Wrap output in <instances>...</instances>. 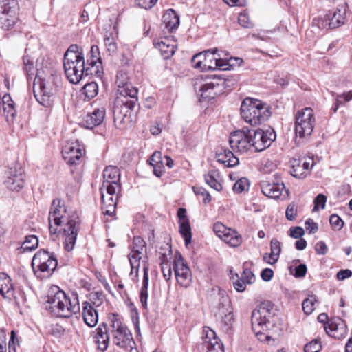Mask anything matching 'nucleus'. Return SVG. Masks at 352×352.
<instances>
[{"instance_id": "1", "label": "nucleus", "mask_w": 352, "mask_h": 352, "mask_svg": "<svg viewBox=\"0 0 352 352\" xmlns=\"http://www.w3.org/2000/svg\"><path fill=\"white\" fill-rule=\"evenodd\" d=\"M51 234L61 232L65 239V248L69 252L74 248L80 227V219L75 212L67 216V208L60 199L52 201L48 217Z\"/></svg>"}, {"instance_id": "2", "label": "nucleus", "mask_w": 352, "mask_h": 352, "mask_svg": "<svg viewBox=\"0 0 352 352\" xmlns=\"http://www.w3.org/2000/svg\"><path fill=\"white\" fill-rule=\"evenodd\" d=\"M60 76L53 69H38L33 83V92L37 102L45 107H51L57 91Z\"/></svg>"}, {"instance_id": "3", "label": "nucleus", "mask_w": 352, "mask_h": 352, "mask_svg": "<svg viewBox=\"0 0 352 352\" xmlns=\"http://www.w3.org/2000/svg\"><path fill=\"white\" fill-rule=\"evenodd\" d=\"M47 302L49 304L47 309L56 317L69 318L80 311L78 294L72 293V296L68 297L56 286L49 290Z\"/></svg>"}, {"instance_id": "4", "label": "nucleus", "mask_w": 352, "mask_h": 352, "mask_svg": "<svg viewBox=\"0 0 352 352\" xmlns=\"http://www.w3.org/2000/svg\"><path fill=\"white\" fill-rule=\"evenodd\" d=\"M118 94L124 98L120 107V113L123 114L121 122H125L129 119L131 113L135 109L138 104V89L131 83L128 82V77L125 73L119 72L116 76Z\"/></svg>"}, {"instance_id": "5", "label": "nucleus", "mask_w": 352, "mask_h": 352, "mask_svg": "<svg viewBox=\"0 0 352 352\" xmlns=\"http://www.w3.org/2000/svg\"><path fill=\"white\" fill-rule=\"evenodd\" d=\"M242 118L252 126H257L267 120L271 115L269 106L261 100L246 98L241 105Z\"/></svg>"}, {"instance_id": "6", "label": "nucleus", "mask_w": 352, "mask_h": 352, "mask_svg": "<svg viewBox=\"0 0 352 352\" xmlns=\"http://www.w3.org/2000/svg\"><path fill=\"white\" fill-rule=\"evenodd\" d=\"M273 304L270 301L260 303L252 314V330L255 334H260L262 331H267L271 325ZM263 334H261L262 336Z\"/></svg>"}, {"instance_id": "7", "label": "nucleus", "mask_w": 352, "mask_h": 352, "mask_svg": "<svg viewBox=\"0 0 352 352\" xmlns=\"http://www.w3.org/2000/svg\"><path fill=\"white\" fill-rule=\"evenodd\" d=\"M236 82V78L230 80L216 75L208 77L206 78V82L201 85L199 87L201 98L203 100L213 99L221 94L223 88L234 85Z\"/></svg>"}, {"instance_id": "8", "label": "nucleus", "mask_w": 352, "mask_h": 352, "mask_svg": "<svg viewBox=\"0 0 352 352\" xmlns=\"http://www.w3.org/2000/svg\"><path fill=\"white\" fill-rule=\"evenodd\" d=\"M295 133L300 139L309 138L314 130L316 118L312 109L306 107L298 111L295 116Z\"/></svg>"}, {"instance_id": "9", "label": "nucleus", "mask_w": 352, "mask_h": 352, "mask_svg": "<svg viewBox=\"0 0 352 352\" xmlns=\"http://www.w3.org/2000/svg\"><path fill=\"white\" fill-rule=\"evenodd\" d=\"M113 342L122 349L132 348L135 344L132 334L126 325L122 323L118 314H113L111 318Z\"/></svg>"}, {"instance_id": "10", "label": "nucleus", "mask_w": 352, "mask_h": 352, "mask_svg": "<svg viewBox=\"0 0 352 352\" xmlns=\"http://www.w3.org/2000/svg\"><path fill=\"white\" fill-rule=\"evenodd\" d=\"M348 5L343 3L338 5L335 10H329L323 19H314L313 20V26L316 24L320 28H329L331 29L338 28L343 25L346 19V11Z\"/></svg>"}, {"instance_id": "11", "label": "nucleus", "mask_w": 352, "mask_h": 352, "mask_svg": "<svg viewBox=\"0 0 352 352\" xmlns=\"http://www.w3.org/2000/svg\"><path fill=\"white\" fill-rule=\"evenodd\" d=\"M248 133L252 136V146L255 152H261L269 148L276 138V134L272 128H268L266 130L250 129Z\"/></svg>"}, {"instance_id": "12", "label": "nucleus", "mask_w": 352, "mask_h": 352, "mask_svg": "<svg viewBox=\"0 0 352 352\" xmlns=\"http://www.w3.org/2000/svg\"><path fill=\"white\" fill-rule=\"evenodd\" d=\"M63 67L67 78L73 84L79 82L83 76L93 74L89 67H85V60H63Z\"/></svg>"}, {"instance_id": "13", "label": "nucleus", "mask_w": 352, "mask_h": 352, "mask_svg": "<svg viewBox=\"0 0 352 352\" xmlns=\"http://www.w3.org/2000/svg\"><path fill=\"white\" fill-rule=\"evenodd\" d=\"M120 186H103L100 188L101 199L102 202V209L104 214L112 216L116 211V207L118 200V192L120 191Z\"/></svg>"}, {"instance_id": "14", "label": "nucleus", "mask_w": 352, "mask_h": 352, "mask_svg": "<svg viewBox=\"0 0 352 352\" xmlns=\"http://www.w3.org/2000/svg\"><path fill=\"white\" fill-rule=\"evenodd\" d=\"M25 182V176L19 165L9 166L5 172L3 184L12 191L19 192L23 188Z\"/></svg>"}, {"instance_id": "15", "label": "nucleus", "mask_w": 352, "mask_h": 352, "mask_svg": "<svg viewBox=\"0 0 352 352\" xmlns=\"http://www.w3.org/2000/svg\"><path fill=\"white\" fill-rule=\"evenodd\" d=\"M34 269L36 268L43 272H52L58 265L56 258L52 253L41 250L36 253L32 261Z\"/></svg>"}, {"instance_id": "16", "label": "nucleus", "mask_w": 352, "mask_h": 352, "mask_svg": "<svg viewBox=\"0 0 352 352\" xmlns=\"http://www.w3.org/2000/svg\"><path fill=\"white\" fill-rule=\"evenodd\" d=\"M250 129H243L230 134L229 144L233 151L245 153L253 148Z\"/></svg>"}, {"instance_id": "17", "label": "nucleus", "mask_w": 352, "mask_h": 352, "mask_svg": "<svg viewBox=\"0 0 352 352\" xmlns=\"http://www.w3.org/2000/svg\"><path fill=\"white\" fill-rule=\"evenodd\" d=\"M85 154L83 146L78 142H67L62 151L63 158L69 166H76L81 163Z\"/></svg>"}, {"instance_id": "18", "label": "nucleus", "mask_w": 352, "mask_h": 352, "mask_svg": "<svg viewBox=\"0 0 352 352\" xmlns=\"http://www.w3.org/2000/svg\"><path fill=\"white\" fill-rule=\"evenodd\" d=\"M173 269L177 283L184 287L189 286L192 279L191 272L182 255L175 256Z\"/></svg>"}, {"instance_id": "19", "label": "nucleus", "mask_w": 352, "mask_h": 352, "mask_svg": "<svg viewBox=\"0 0 352 352\" xmlns=\"http://www.w3.org/2000/svg\"><path fill=\"white\" fill-rule=\"evenodd\" d=\"M213 299L215 302H213L212 311L214 317L221 316L233 310L231 300L225 290L219 289L218 292L213 294Z\"/></svg>"}, {"instance_id": "20", "label": "nucleus", "mask_w": 352, "mask_h": 352, "mask_svg": "<svg viewBox=\"0 0 352 352\" xmlns=\"http://www.w3.org/2000/svg\"><path fill=\"white\" fill-rule=\"evenodd\" d=\"M324 327L328 335L336 339H341L347 333V327L344 321L340 318L328 320Z\"/></svg>"}, {"instance_id": "21", "label": "nucleus", "mask_w": 352, "mask_h": 352, "mask_svg": "<svg viewBox=\"0 0 352 352\" xmlns=\"http://www.w3.org/2000/svg\"><path fill=\"white\" fill-rule=\"evenodd\" d=\"M204 333L203 344L206 348V352H224L223 343L212 329L208 327L204 329Z\"/></svg>"}, {"instance_id": "22", "label": "nucleus", "mask_w": 352, "mask_h": 352, "mask_svg": "<svg viewBox=\"0 0 352 352\" xmlns=\"http://www.w3.org/2000/svg\"><path fill=\"white\" fill-rule=\"evenodd\" d=\"M105 108L104 107L95 108L89 112L84 118L83 125L87 129H93L100 125L105 117Z\"/></svg>"}, {"instance_id": "23", "label": "nucleus", "mask_w": 352, "mask_h": 352, "mask_svg": "<svg viewBox=\"0 0 352 352\" xmlns=\"http://www.w3.org/2000/svg\"><path fill=\"white\" fill-rule=\"evenodd\" d=\"M260 187L265 196L274 199L278 198L285 188L283 183L270 182L268 180H262L260 182Z\"/></svg>"}, {"instance_id": "24", "label": "nucleus", "mask_w": 352, "mask_h": 352, "mask_svg": "<svg viewBox=\"0 0 352 352\" xmlns=\"http://www.w3.org/2000/svg\"><path fill=\"white\" fill-rule=\"evenodd\" d=\"M4 116L8 124H12L16 118V110L15 103L9 94H6L1 98Z\"/></svg>"}, {"instance_id": "25", "label": "nucleus", "mask_w": 352, "mask_h": 352, "mask_svg": "<svg viewBox=\"0 0 352 352\" xmlns=\"http://www.w3.org/2000/svg\"><path fill=\"white\" fill-rule=\"evenodd\" d=\"M14 287L12 278L6 273H0V295L11 300L14 297Z\"/></svg>"}, {"instance_id": "26", "label": "nucleus", "mask_w": 352, "mask_h": 352, "mask_svg": "<svg viewBox=\"0 0 352 352\" xmlns=\"http://www.w3.org/2000/svg\"><path fill=\"white\" fill-rule=\"evenodd\" d=\"M95 339L98 349L102 352L106 351L109 343V328L107 324L102 323L98 326Z\"/></svg>"}, {"instance_id": "27", "label": "nucleus", "mask_w": 352, "mask_h": 352, "mask_svg": "<svg viewBox=\"0 0 352 352\" xmlns=\"http://www.w3.org/2000/svg\"><path fill=\"white\" fill-rule=\"evenodd\" d=\"M19 10H0V23L1 28L6 30H11L19 21Z\"/></svg>"}, {"instance_id": "28", "label": "nucleus", "mask_w": 352, "mask_h": 352, "mask_svg": "<svg viewBox=\"0 0 352 352\" xmlns=\"http://www.w3.org/2000/svg\"><path fill=\"white\" fill-rule=\"evenodd\" d=\"M120 170L114 166H109L105 168L103 171V179L102 183L103 186H108V184L111 186H120L118 183L120 181Z\"/></svg>"}, {"instance_id": "29", "label": "nucleus", "mask_w": 352, "mask_h": 352, "mask_svg": "<svg viewBox=\"0 0 352 352\" xmlns=\"http://www.w3.org/2000/svg\"><path fill=\"white\" fill-rule=\"evenodd\" d=\"M82 318L86 324L90 327L96 325L98 320V314L96 308L92 307L87 302H82Z\"/></svg>"}, {"instance_id": "30", "label": "nucleus", "mask_w": 352, "mask_h": 352, "mask_svg": "<svg viewBox=\"0 0 352 352\" xmlns=\"http://www.w3.org/2000/svg\"><path fill=\"white\" fill-rule=\"evenodd\" d=\"M91 57L87 59V67H90V71L94 72L98 76H100L102 72L99 67L101 66V58L100 56L99 47L97 45H93L90 50Z\"/></svg>"}, {"instance_id": "31", "label": "nucleus", "mask_w": 352, "mask_h": 352, "mask_svg": "<svg viewBox=\"0 0 352 352\" xmlns=\"http://www.w3.org/2000/svg\"><path fill=\"white\" fill-rule=\"evenodd\" d=\"M162 22L168 32H173L178 28L179 18L173 9H169L162 16Z\"/></svg>"}, {"instance_id": "32", "label": "nucleus", "mask_w": 352, "mask_h": 352, "mask_svg": "<svg viewBox=\"0 0 352 352\" xmlns=\"http://www.w3.org/2000/svg\"><path fill=\"white\" fill-rule=\"evenodd\" d=\"M270 250L271 252L270 254L266 253L264 254L263 260L267 263L273 265L278 261L281 252L280 243L275 238L271 240Z\"/></svg>"}, {"instance_id": "33", "label": "nucleus", "mask_w": 352, "mask_h": 352, "mask_svg": "<svg viewBox=\"0 0 352 352\" xmlns=\"http://www.w3.org/2000/svg\"><path fill=\"white\" fill-rule=\"evenodd\" d=\"M208 50L198 53L192 56V64L196 69H200L202 71L210 70L214 68V66L208 64V60L206 59L208 56Z\"/></svg>"}, {"instance_id": "34", "label": "nucleus", "mask_w": 352, "mask_h": 352, "mask_svg": "<svg viewBox=\"0 0 352 352\" xmlns=\"http://www.w3.org/2000/svg\"><path fill=\"white\" fill-rule=\"evenodd\" d=\"M217 157L218 162L228 167H234L239 164V159L228 149H224L223 152L217 153Z\"/></svg>"}, {"instance_id": "35", "label": "nucleus", "mask_w": 352, "mask_h": 352, "mask_svg": "<svg viewBox=\"0 0 352 352\" xmlns=\"http://www.w3.org/2000/svg\"><path fill=\"white\" fill-rule=\"evenodd\" d=\"M144 276L142 280V285L140 293V300L142 306L144 309L147 308V299H148V267L146 265H144Z\"/></svg>"}, {"instance_id": "36", "label": "nucleus", "mask_w": 352, "mask_h": 352, "mask_svg": "<svg viewBox=\"0 0 352 352\" xmlns=\"http://www.w3.org/2000/svg\"><path fill=\"white\" fill-rule=\"evenodd\" d=\"M215 318L219 322L221 328L224 331L228 333L232 330L235 322L233 310L224 314L221 316H216Z\"/></svg>"}, {"instance_id": "37", "label": "nucleus", "mask_w": 352, "mask_h": 352, "mask_svg": "<svg viewBox=\"0 0 352 352\" xmlns=\"http://www.w3.org/2000/svg\"><path fill=\"white\" fill-rule=\"evenodd\" d=\"M168 42V39L165 38L164 41L157 43V47L161 52L162 56L164 59L170 58L175 52V45L169 44Z\"/></svg>"}, {"instance_id": "38", "label": "nucleus", "mask_w": 352, "mask_h": 352, "mask_svg": "<svg viewBox=\"0 0 352 352\" xmlns=\"http://www.w3.org/2000/svg\"><path fill=\"white\" fill-rule=\"evenodd\" d=\"M217 51V49L215 50H208V56L206 59L208 60V64L212 65L214 66V68L211 70H214L216 68H219V69L226 70L228 69V67H226L225 66L227 65V64H223L221 63V58H218L217 57H214V54Z\"/></svg>"}, {"instance_id": "39", "label": "nucleus", "mask_w": 352, "mask_h": 352, "mask_svg": "<svg viewBox=\"0 0 352 352\" xmlns=\"http://www.w3.org/2000/svg\"><path fill=\"white\" fill-rule=\"evenodd\" d=\"M224 237L222 239L226 243L232 247H237L240 245L242 242L241 236L233 230H230L227 232L226 234H223Z\"/></svg>"}, {"instance_id": "40", "label": "nucleus", "mask_w": 352, "mask_h": 352, "mask_svg": "<svg viewBox=\"0 0 352 352\" xmlns=\"http://www.w3.org/2000/svg\"><path fill=\"white\" fill-rule=\"evenodd\" d=\"M83 60L84 56L82 53L78 52V46L77 45H71L64 55V60Z\"/></svg>"}, {"instance_id": "41", "label": "nucleus", "mask_w": 352, "mask_h": 352, "mask_svg": "<svg viewBox=\"0 0 352 352\" xmlns=\"http://www.w3.org/2000/svg\"><path fill=\"white\" fill-rule=\"evenodd\" d=\"M291 174L293 177L298 179L306 177L305 170L302 167V160L294 159L292 162Z\"/></svg>"}, {"instance_id": "42", "label": "nucleus", "mask_w": 352, "mask_h": 352, "mask_svg": "<svg viewBox=\"0 0 352 352\" xmlns=\"http://www.w3.org/2000/svg\"><path fill=\"white\" fill-rule=\"evenodd\" d=\"M179 232L185 241L186 245L191 242V228L188 220H185L179 223Z\"/></svg>"}, {"instance_id": "43", "label": "nucleus", "mask_w": 352, "mask_h": 352, "mask_svg": "<svg viewBox=\"0 0 352 352\" xmlns=\"http://www.w3.org/2000/svg\"><path fill=\"white\" fill-rule=\"evenodd\" d=\"M98 93V84L95 82H91L85 84L82 87V94L85 98L91 100L97 96Z\"/></svg>"}, {"instance_id": "44", "label": "nucleus", "mask_w": 352, "mask_h": 352, "mask_svg": "<svg viewBox=\"0 0 352 352\" xmlns=\"http://www.w3.org/2000/svg\"><path fill=\"white\" fill-rule=\"evenodd\" d=\"M38 245V239L35 235H30L25 237V240L23 243L21 249L23 252L32 251L35 250Z\"/></svg>"}, {"instance_id": "45", "label": "nucleus", "mask_w": 352, "mask_h": 352, "mask_svg": "<svg viewBox=\"0 0 352 352\" xmlns=\"http://www.w3.org/2000/svg\"><path fill=\"white\" fill-rule=\"evenodd\" d=\"M218 174L215 170L210 171L208 174L205 175V181L211 188H214L217 191H220L222 189V186L216 179L215 177Z\"/></svg>"}, {"instance_id": "46", "label": "nucleus", "mask_w": 352, "mask_h": 352, "mask_svg": "<svg viewBox=\"0 0 352 352\" xmlns=\"http://www.w3.org/2000/svg\"><path fill=\"white\" fill-rule=\"evenodd\" d=\"M88 304L92 307H98L103 302V294L102 292H93L89 294Z\"/></svg>"}, {"instance_id": "47", "label": "nucleus", "mask_w": 352, "mask_h": 352, "mask_svg": "<svg viewBox=\"0 0 352 352\" xmlns=\"http://www.w3.org/2000/svg\"><path fill=\"white\" fill-rule=\"evenodd\" d=\"M23 70L27 75L28 80L32 78L34 75V63L28 56H23Z\"/></svg>"}, {"instance_id": "48", "label": "nucleus", "mask_w": 352, "mask_h": 352, "mask_svg": "<svg viewBox=\"0 0 352 352\" xmlns=\"http://www.w3.org/2000/svg\"><path fill=\"white\" fill-rule=\"evenodd\" d=\"M351 100H352V91L343 93L342 94L337 95L333 111L336 112L340 105H343L344 103H346Z\"/></svg>"}, {"instance_id": "49", "label": "nucleus", "mask_w": 352, "mask_h": 352, "mask_svg": "<svg viewBox=\"0 0 352 352\" xmlns=\"http://www.w3.org/2000/svg\"><path fill=\"white\" fill-rule=\"evenodd\" d=\"M142 253H138L131 252L129 255V259L130 261L131 267V273L133 272V270H135V273H138V268L140 267V261L142 258Z\"/></svg>"}, {"instance_id": "50", "label": "nucleus", "mask_w": 352, "mask_h": 352, "mask_svg": "<svg viewBox=\"0 0 352 352\" xmlns=\"http://www.w3.org/2000/svg\"><path fill=\"white\" fill-rule=\"evenodd\" d=\"M146 249V243L140 236H135L133 241L131 252L142 253Z\"/></svg>"}, {"instance_id": "51", "label": "nucleus", "mask_w": 352, "mask_h": 352, "mask_svg": "<svg viewBox=\"0 0 352 352\" xmlns=\"http://www.w3.org/2000/svg\"><path fill=\"white\" fill-rule=\"evenodd\" d=\"M248 180L245 178H241L234 183L232 190L234 192L241 193L247 190L248 189Z\"/></svg>"}, {"instance_id": "52", "label": "nucleus", "mask_w": 352, "mask_h": 352, "mask_svg": "<svg viewBox=\"0 0 352 352\" xmlns=\"http://www.w3.org/2000/svg\"><path fill=\"white\" fill-rule=\"evenodd\" d=\"M19 9L17 0H0V10Z\"/></svg>"}, {"instance_id": "53", "label": "nucleus", "mask_w": 352, "mask_h": 352, "mask_svg": "<svg viewBox=\"0 0 352 352\" xmlns=\"http://www.w3.org/2000/svg\"><path fill=\"white\" fill-rule=\"evenodd\" d=\"M298 212V206L294 202L290 203L285 211L286 219L289 221L295 220Z\"/></svg>"}, {"instance_id": "54", "label": "nucleus", "mask_w": 352, "mask_h": 352, "mask_svg": "<svg viewBox=\"0 0 352 352\" xmlns=\"http://www.w3.org/2000/svg\"><path fill=\"white\" fill-rule=\"evenodd\" d=\"M322 349L320 342L317 340H313L310 342L307 343L305 347V352H319Z\"/></svg>"}, {"instance_id": "55", "label": "nucleus", "mask_w": 352, "mask_h": 352, "mask_svg": "<svg viewBox=\"0 0 352 352\" xmlns=\"http://www.w3.org/2000/svg\"><path fill=\"white\" fill-rule=\"evenodd\" d=\"M230 228H226L223 223L217 222L213 226V230L218 237L222 239L223 234H226L227 232H230Z\"/></svg>"}, {"instance_id": "56", "label": "nucleus", "mask_w": 352, "mask_h": 352, "mask_svg": "<svg viewBox=\"0 0 352 352\" xmlns=\"http://www.w3.org/2000/svg\"><path fill=\"white\" fill-rule=\"evenodd\" d=\"M239 23L246 28H251L253 27V23L250 19L249 15L245 12H241L238 16Z\"/></svg>"}, {"instance_id": "57", "label": "nucleus", "mask_w": 352, "mask_h": 352, "mask_svg": "<svg viewBox=\"0 0 352 352\" xmlns=\"http://www.w3.org/2000/svg\"><path fill=\"white\" fill-rule=\"evenodd\" d=\"M329 222L333 229L340 230L344 226V221L337 214H331L329 219Z\"/></svg>"}, {"instance_id": "58", "label": "nucleus", "mask_w": 352, "mask_h": 352, "mask_svg": "<svg viewBox=\"0 0 352 352\" xmlns=\"http://www.w3.org/2000/svg\"><path fill=\"white\" fill-rule=\"evenodd\" d=\"M314 305L315 304L314 300L310 298L304 300L302 303V309L304 312L307 315L313 312L315 309Z\"/></svg>"}, {"instance_id": "59", "label": "nucleus", "mask_w": 352, "mask_h": 352, "mask_svg": "<svg viewBox=\"0 0 352 352\" xmlns=\"http://www.w3.org/2000/svg\"><path fill=\"white\" fill-rule=\"evenodd\" d=\"M326 201L327 197L323 194H319L314 199V207L313 210H318L319 206H320L322 209H324L325 207Z\"/></svg>"}, {"instance_id": "60", "label": "nucleus", "mask_w": 352, "mask_h": 352, "mask_svg": "<svg viewBox=\"0 0 352 352\" xmlns=\"http://www.w3.org/2000/svg\"><path fill=\"white\" fill-rule=\"evenodd\" d=\"M241 278L243 279L246 284H252L255 280V276L250 270L245 269L241 274Z\"/></svg>"}, {"instance_id": "61", "label": "nucleus", "mask_w": 352, "mask_h": 352, "mask_svg": "<svg viewBox=\"0 0 352 352\" xmlns=\"http://www.w3.org/2000/svg\"><path fill=\"white\" fill-rule=\"evenodd\" d=\"M161 265L163 276L166 280H168L172 276L170 265L168 263H165L164 261H161Z\"/></svg>"}, {"instance_id": "62", "label": "nucleus", "mask_w": 352, "mask_h": 352, "mask_svg": "<svg viewBox=\"0 0 352 352\" xmlns=\"http://www.w3.org/2000/svg\"><path fill=\"white\" fill-rule=\"evenodd\" d=\"M290 236L294 239H300L301 238L304 234L305 230L302 228L300 226L291 228L290 230Z\"/></svg>"}, {"instance_id": "63", "label": "nucleus", "mask_w": 352, "mask_h": 352, "mask_svg": "<svg viewBox=\"0 0 352 352\" xmlns=\"http://www.w3.org/2000/svg\"><path fill=\"white\" fill-rule=\"evenodd\" d=\"M157 0H135L136 4L142 8L150 9L157 2Z\"/></svg>"}, {"instance_id": "64", "label": "nucleus", "mask_w": 352, "mask_h": 352, "mask_svg": "<svg viewBox=\"0 0 352 352\" xmlns=\"http://www.w3.org/2000/svg\"><path fill=\"white\" fill-rule=\"evenodd\" d=\"M305 228L310 234H314L318 231V226L311 219H309L305 222Z\"/></svg>"}]
</instances>
